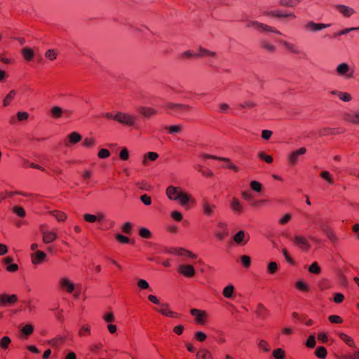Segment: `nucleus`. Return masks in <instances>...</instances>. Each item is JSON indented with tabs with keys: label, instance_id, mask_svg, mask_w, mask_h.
Returning <instances> with one entry per match:
<instances>
[{
	"label": "nucleus",
	"instance_id": "11",
	"mask_svg": "<svg viewBox=\"0 0 359 359\" xmlns=\"http://www.w3.org/2000/svg\"><path fill=\"white\" fill-rule=\"evenodd\" d=\"M177 273L186 278H192L196 274V270L194 267L188 264H182L177 266Z\"/></svg>",
	"mask_w": 359,
	"mask_h": 359
},
{
	"label": "nucleus",
	"instance_id": "4",
	"mask_svg": "<svg viewBox=\"0 0 359 359\" xmlns=\"http://www.w3.org/2000/svg\"><path fill=\"white\" fill-rule=\"evenodd\" d=\"M306 147H300L298 149L292 151L287 156V160L290 165H296L300 160V158L306 153Z\"/></svg>",
	"mask_w": 359,
	"mask_h": 359
},
{
	"label": "nucleus",
	"instance_id": "23",
	"mask_svg": "<svg viewBox=\"0 0 359 359\" xmlns=\"http://www.w3.org/2000/svg\"><path fill=\"white\" fill-rule=\"evenodd\" d=\"M161 307L159 309H156L155 310L161 313L162 315L170 317V318H178L179 314L176 312L171 311L169 308L168 304H160Z\"/></svg>",
	"mask_w": 359,
	"mask_h": 359
},
{
	"label": "nucleus",
	"instance_id": "29",
	"mask_svg": "<svg viewBox=\"0 0 359 359\" xmlns=\"http://www.w3.org/2000/svg\"><path fill=\"white\" fill-rule=\"evenodd\" d=\"M216 56L217 53L215 52L209 50L202 47H200L197 51V57H206L215 58Z\"/></svg>",
	"mask_w": 359,
	"mask_h": 359
},
{
	"label": "nucleus",
	"instance_id": "27",
	"mask_svg": "<svg viewBox=\"0 0 359 359\" xmlns=\"http://www.w3.org/2000/svg\"><path fill=\"white\" fill-rule=\"evenodd\" d=\"M335 8L345 18H349L355 13L353 8L342 4L336 5Z\"/></svg>",
	"mask_w": 359,
	"mask_h": 359
},
{
	"label": "nucleus",
	"instance_id": "2",
	"mask_svg": "<svg viewBox=\"0 0 359 359\" xmlns=\"http://www.w3.org/2000/svg\"><path fill=\"white\" fill-rule=\"evenodd\" d=\"M117 122L126 127H135L137 123V117L129 113L118 111Z\"/></svg>",
	"mask_w": 359,
	"mask_h": 359
},
{
	"label": "nucleus",
	"instance_id": "21",
	"mask_svg": "<svg viewBox=\"0 0 359 359\" xmlns=\"http://www.w3.org/2000/svg\"><path fill=\"white\" fill-rule=\"evenodd\" d=\"M18 301V297L15 294H0V306H6L13 304Z\"/></svg>",
	"mask_w": 359,
	"mask_h": 359
},
{
	"label": "nucleus",
	"instance_id": "39",
	"mask_svg": "<svg viewBox=\"0 0 359 359\" xmlns=\"http://www.w3.org/2000/svg\"><path fill=\"white\" fill-rule=\"evenodd\" d=\"M165 129L170 134H177L180 133L183 130V126L182 124L178 125H172L169 126H166Z\"/></svg>",
	"mask_w": 359,
	"mask_h": 359
},
{
	"label": "nucleus",
	"instance_id": "28",
	"mask_svg": "<svg viewBox=\"0 0 359 359\" xmlns=\"http://www.w3.org/2000/svg\"><path fill=\"white\" fill-rule=\"evenodd\" d=\"M104 219L102 213H98L97 215L86 213L83 215V219L88 223L102 222Z\"/></svg>",
	"mask_w": 359,
	"mask_h": 359
},
{
	"label": "nucleus",
	"instance_id": "19",
	"mask_svg": "<svg viewBox=\"0 0 359 359\" xmlns=\"http://www.w3.org/2000/svg\"><path fill=\"white\" fill-rule=\"evenodd\" d=\"M82 140V136L78 132L74 131L67 135L64 144L65 147H69L72 145L79 143Z\"/></svg>",
	"mask_w": 359,
	"mask_h": 359
},
{
	"label": "nucleus",
	"instance_id": "32",
	"mask_svg": "<svg viewBox=\"0 0 359 359\" xmlns=\"http://www.w3.org/2000/svg\"><path fill=\"white\" fill-rule=\"evenodd\" d=\"M91 334V327L89 324H83L80 326L78 335L80 337H88Z\"/></svg>",
	"mask_w": 359,
	"mask_h": 359
},
{
	"label": "nucleus",
	"instance_id": "48",
	"mask_svg": "<svg viewBox=\"0 0 359 359\" xmlns=\"http://www.w3.org/2000/svg\"><path fill=\"white\" fill-rule=\"evenodd\" d=\"M258 348L259 349L263 350L265 352H269L271 350V346H270L269 344L264 339H261L259 341Z\"/></svg>",
	"mask_w": 359,
	"mask_h": 359
},
{
	"label": "nucleus",
	"instance_id": "36",
	"mask_svg": "<svg viewBox=\"0 0 359 359\" xmlns=\"http://www.w3.org/2000/svg\"><path fill=\"white\" fill-rule=\"evenodd\" d=\"M196 57L197 52H194L193 50H186L178 55V58L182 60Z\"/></svg>",
	"mask_w": 359,
	"mask_h": 359
},
{
	"label": "nucleus",
	"instance_id": "1",
	"mask_svg": "<svg viewBox=\"0 0 359 359\" xmlns=\"http://www.w3.org/2000/svg\"><path fill=\"white\" fill-rule=\"evenodd\" d=\"M165 195L169 200L177 201L182 207H187L195 203V200L192 196L184 191L180 187L168 186L165 189Z\"/></svg>",
	"mask_w": 359,
	"mask_h": 359
},
{
	"label": "nucleus",
	"instance_id": "44",
	"mask_svg": "<svg viewBox=\"0 0 359 359\" xmlns=\"http://www.w3.org/2000/svg\"><path fill=\"white\" fill-rule=\"evenodd\" d=\"M327 355V349L324 346H319L315 351V355L319 359H325Z\"/></svg>",
	"mask_w": 359,
	"mask_h": 359
},
{
	"label": "nucleus",
	"instance_id": "30",
	"mask_svg": "<svg viewBox=\"0 0 359 359\" xmlns=\"http://www.w3.org/2000/svg\"><path fill=\"white\" fill-rule=\"evenodd\" d=\"M259 46L260 47L266 50L268 53H274L276 50V48L274 45H273L270 41L262 39L259 41Z\"/></svg>",
	"mask_w": 359,
	"mask_h": 359
},
{
	"label": "nucleus",
	"instance_id": "45",
	"mask_svg": "<svg viewBox=\"0 0 359 359\" xmlns=\"http://www.w3.org/2000/svg\"><path fill=\"white\" fill-rule=\"evenodd\" d=\"M319 228L325 234L333 230L328 222L323 219L320 221Z\"/></svg>",
	"mask_w": 359,
	"mask_h": 359
},
{
	"label": "nucleus",
	"instance_id": "55",
	"mask_svg": "<svg viewBox=\"0 0 359 359\" xmlns=\"http://www.w3.org/2000/svg\"><path fill=\"white\" fill-rule=\"evenodd\" d=\"M191 107L187 104H177V107H175V111L177 112H187L190 111Z\"/></svg>",
	"mask_w": 359,
	"mask_h": 359
},
{
	"label": "nucleus",
	"instance_id": "5",
	"mask_svg": "<svg viewBox=\"0 0 359 359\" xmlns=\"http://www.w3.org/2000/svg\"><path fill=\"white\" fill-rule=\"evenodd\" d=\"M247 27H251L261 32H273L278 34H281V33L275 27L269 26L264 23L259 22L257 21L249 22L247 25Z\"/></svg>",
	"mask_w": 359,
	"mask_h": 359
},
{
	"label": "nucleus",
	"instance_id": "60",
	"mask_svg": "<svg viewBox=\"0 0 359 359\" xmlns=\"http://www.w3.org/2000/svg\"><path fill=\"white\" fill-rule=\"evenodd\" d=\"M325 235L333 243H336L338 241V237L334 230L327 232Z\"/></svg>",
	"mask_w": 359,
	"mask_h": 359
},
{
	"label": "nucleus",
	"instance_id": "7",
	"mask_svg": "<svg viewBox=\"0 0 359 359\" xmlns=\"http://www.w3.org/2000/svg\"><path fill=\"white\" fill-rule=\"evenodd\" d=\"M336 72L339 76L351 79L353 76L354 70L347 63L342 62L337 66Z\"/></svg>",
	"mask_w": 359,
	"mask_h": 359
},
{
	"label": "nucleus",
	"instance_id": "50",
	"mask_svg": "<svg viewBox=\"0 0 359 359\" xmlns=\"http://www.w3.org/2000/svg\"><path fill=\"white\" fill-rule=\"evenodd\" d=\"M199 157L201 158H202V159L210 158V159L218 160V161H227L226 159V158H224V157H219V156H213V155H210V154H204V153L200 154Z\"/></svg>",
	"mask_w": 359,
	"mask_h": 359
},
{
	"label": "nucleus",
	"instance_id": "33",
	"mask_svg": "<svg viewBox=\"0 0 359 359\" xmlns=\"http://www.w3.org/2000/svg\"><path fill=\"white\" fill-rule=\"evenodd\" d=\"M158 158V154L156 152L149 151L144 154L142 160V165L146 166L148 165L149 161H155Z\"/></svg>",
	"mask_w": 359,
	"mask_h": 359
},
{
	"label": "nucleus",
	"instance_id": "22",
	"mask_svg": "<svg viewBox=\"0 0 359 359\" xmlns=\"http://www.w3.org/2000/svg\"><path fill=\"white\" fill-rule=\"evenodd\" d=\"M249 234L246 233L243 230H241L238 232H237L233 236L234 242L241 245H245L249 241Z\"/></svg>",
	"mask_w": 359,
	"mask_h": 359
},
{
	"label": "nucleus",
	"instance_id": "38",
	"mask_svg": "<svg viewBox=\"0 0 359 359\" xmlns=\"http://www.w3.org/2000/svg\"><path fill=\"white\" fill-rule=\"evenodd\" d=\"M95 144L96 140L92 137H86L82 142V146L87 149H92Z\"/></svg>",
	"mask_w": 359,
	"mask_h": 359
},
{
	"label": "nucleus",
	"instance_id": "13",
	"mask_svg": "<svg viewBox=\"0 0 359 359\" xmlns=\"http://www.w3.org/2000/svg\"><path fill=\"white\" fill-rule=\"evenodd\" d=\"M214 233L219 241L224 240L229 236L227 224L222 222H218Z\"/></svg>",
	"mask_w": 359,
	"mask_h": 359
},
{
	"label": "nucleus",
	"instance_id": "15",
	"mask_svg": "<svg viewBox=\"0 0 359 359\" xmlns=\"http://www.w3.org/2000/svg\"><path fill=\"white\" fill-rule=\"evenodd\" d=\"M50 113L53 118L59 119L63 115L69 117L72 114V111L69 109L63 110L60 107L54 106L50 109Z\"/></svg>",
	"mask_w": 359,
	"mask_h": 359
},
{
	"label": "nucleus",
	"instance_id": "46",
	"mask_svg": "<svg viewBox=\"0 0 359 359\" xmlns=\"http://www.w3.org/2000/svg\"><path fill=\"white\" fill-rule=\"evenodd\" d=\"M295 287L298 290L302 292H308L309 290V287L303 280H298L295 283Z\"/></svg>",
	"mask_w": 359,
	"mask_h": 359
},
{
	"label": "nucleus",
	"instance_id": "49",
	"mask_svg": "<svg viewBox=\"0 0 359 359\" xmlns=\"http://www.w3.org/2000/svg\"><path fill=\"white\" fill-rule=\"evenodd\" d=\"M52 215L57 219L59 222H64L66 220L67 216V215L61 211H53Z\"/></svg>",
	"mask_w": 359,
	"mask_h": 359
},
{
	"label": "nucleus",
	"instance_id": "20",
	"mask_svg": "<svg viewBox=\"0 0 359 359\" xmlns=\"http://www.w3.org/2000/svg\"><path fill=\"white\" fill-rule=\"evenodd\" d=\"M330 26L328 24L316 23L313 21H309L304 25V29L306 32H316L323 29L327 28Z\"/></svg>",
	"mask_w": 359,
	"mask_h": 359
},
{
	"label": "nucleus",
	"instance_id": "58",
	"mask_svg": "<svg viewBox=\"0 0 359 359\" xmlns=\"http://www.w3.org/2000/svg\"><path fill=\"white\" fill-rule=\"evenodd\" d=\"M337 97L344 102H349L352 100L351 95L346 92H341V93H337Z\"/></svg>",
	"mask_w": 359,
	"mask_h": 359
},
{
	"label": "nucleus",
	"instance_id": "8",
	"mask_svg": "<svg viewBox=\"0 0 359 359\" xmlns=\"http://www.w3.org/2000/svg\"><path fill=\"white\" fill-rule=\"evenodd\" d=\"M40 231L42 234V241L45 244L51 243L57 238V233L48 230L46 224L41 225Z\"/></svg>",
	"mask_w": 359,
	"mask_h": 359
},
{
	"label": "nucleus",
	"instance_id": "59",
	"mask_svg": "<svg viewBox=\"0 0 359 359\" xmlns=\"http://www.w3.org/2000/svg\"><path fill=\"white\" fill-rule=\"evenodd\" d=\"M328 320L331 323L340 324L342 323L343 319L337 315H331L328 317Z\"/></svg>",
	"mask_w": 359,
	"mask_h": 359
},
{
	"label": "nucleus",
	"instance_id": "53",
	"mask_svg": "<svg viewBox=\"0 0 359 359\" xmlns=\"http://www.w3.org/2000/svg\"><path fill=\"white\" fill-rule=\"evenodd\" d=\"M140 236L143 238H150L151 237V231L145 227H142L140 229L139 231Z\"/></svg>",
	"mask_w": 359,
	"mask_h": 359
},
{
	"label": "nucleus",
	"instance_id": "43",
	"mask_svg": "<svg viewBox=\"0 0 359 359\" xmlns=\"http://www.w3.org/2000/svg\"><path fill=\"white\" fill-rule=\"evenodd\" d=\"M16 95V91L14 90H11L4 97L3 100V105L6 107L11 104V102L13 100L15 96Z\"/></svg>",
	"mask_w": 359,
	"mask_h": 359
},
{
	"label": "nucleus",
	"instance_id": "24",
	"mask_svg": "<svg viewBox=\"0 0 359 359\" xmlns=\"http://www.w3.org/2000/svg\"><path fill=\"white\" fill-rule=\"evenodd\" d=\"M46 257V254L41 250H36L31 255V261L34 265L43 263Z\"/></svg>",
	"mask_w": 359,
	"mask_h": 359
},
{
	"label": "nucleus",
	"instance_id": "51",
	"mask_svg": "<svg viewBox=\"0 0 359 359\" xmlns=\"http://www.w3.org/2000/svg\"><path fill=\"white\" fill-rule=\"evenodd\" d=\"M258 157L267 163H271L273 161V157L270 155L265 154L264 151H260L258 153Z\"/></svg>",
	"mask_w": 359,
	"mask_h": 359
},
{
	"label": "nucleus",
	"instance_id": "40",
	"mask_svg": "<svg viewBox=\"0 0 359 359\" xmlns=\"http://www.w3.org/2000/svg\"><path fill=\"white\" fill-rule=\"evenodd\" d=\"M11 344V339L8 336H4L0 339V348L3 351L8 349Z\"/></svg>",
	"mask_w": 359,
	"mask_h": 359
},
{
	"label": "nucleus",
	"instance_id": "57",
	"mask_svg": "<svg viewBox=\"0 0 359 359\" xmlns=\"http://www.w3.org/2000/svg\"><path fill=\"white\" fill-rule=\"evenodd\" d=\"M241 261L243 267L248 269L251 265V259L248 255H242Z\"/></svg>",
	"mask_w": 359,
	"mask_h": 359
},
{
	"label": "nucleus",
	"instance_id": "62",
	"mask_svg": "<svg viewBox=\"0 0 359 359\" xmlns=\"http://www.w3.org/2000/svg\"><path fill=\"white\" fill-rule=\"evenodd\" d=\"M21 331L25 335L29 336L33 332L34 327L30 324H27L22 327Z\"/></svg>",
	"mask_w": 359,
	"mask_h": 359
},
{
	"label": "nucleus",
	"instance_id": "37",
	"mask_svg": "<svg viewBox=\"0 0 359 359\" xmlns=\"http://www.w3.org/2000/svg\"><path fill=\"white\" fill-rule=\"evenodd\" d=\"M302 0H279V5L283 7H296Z\"/></svg>",
	"mask_w": 359,
	"mask_h": 359
},
{
	"label": "nucleus",
	"instance_id": "17",
	"mask_svg": "<svg viewBox=\"0 0 359 359\" xmlns=\"http://www.w3.org/2000/svg\"><path fill=\"white\" fill-rule=\"evenodd\" d=\"M295 245L301 248L302 250L308 251L310 249V244L307 239L300 235H295L292 239Z\"/></svg>",
	"mask_w": 359,
	"mask_h": 359
},
{
	"label": "nucleus",
	"instance_id": "10",
	"mask_svg": "<svg viewBox=\"0 0 359 359\" xmlns=\"http://www.w3.org/2000/svg\"><path fill=\"white\" fill-rule=\"evenodd\" d=\"M202 212L204 215L208 217H213L215 214L217 206L215 204L204 198L201 201Z\"/></svg>",
	"mask_w": 359,
	"mask_h": 359
},
{
	"label": "nucleus",
	"instance_id": "47",
	"mask_svg": "<svg viewBox=\"0 0 359 359\" xmlns=\"http://www.w3.org/2000/svg\"><path fill=\"white\" fill-rule=\"evenodd\" d=\"M273 356L276 359H284L285 358V352L283 349L278 348L273 350Z\"/></svg>",
	"mask_w": 359,
	"mask_h": 359
},
{
	"label": "nucleus",
	"instance_id": "35",
	"mask_svg": "<svg viewBox=\"0 0 359 359\" xmlns=\"http://www.w3.org/2000/svg\"><path fill=\"white\" fill-rule=\"evenodd\" d=\"M58 54L59 52L56 49H48L45 52L44 56L48 60L53 62L57 59Z\"/></svg>",
	"mask_w": 359,
	"mask_h": 359
},
{
	"label": "nucleus",
	"instance_id": "3",
	"mask_svg": "<svg viewBox=\"0 0 359 359\" xmlns=\"http://www.w3.org/2000/svg\"><path fill=\"white\" fill-rule=\"evenodd\" d=\"M166 252L170 255L184 257L188 260H194L198 257L197 255L183 248H170L166 250Z\"/></svg>",
	"mask_w": 359,
	"mask_h": 359
},
{
	"label": "nucleus",
	"instance_id": "64",
	"mask_svg": "<svg viewBox=\"0 0 359 359\" xmlns=\"http://www.w3.org/2000/svg\"><path fill=\"white\" fill-rule=\"evenodd\" d=\"M110 151L107 149H101L98 151L97 156L99 158L104 159L110 156Z\"/></svg>",
	"mask_w": 359,
	"mask_h": 359
},
{
	"label": "nucleus",
	"instance_id": "63",
	"mask_svg": "<svg viewBox=\"0 0 359 359\" xmlns=\"http://www.w3.org/2000/svg\"><path fill=\"white\" fill-rule=\"evenodd\" d=\"M137 285L141 290H147L149 288L148 282L144 279H139L137 282Z\"/></svg>",
	"mask_w": 359,
	"mask_h": 359
},
{
	"label": "nucleus",
	"instance_id": "41",
	"mask_svg": "<svg viewBox=\"0 0 359 359\" xmlns=\"http://www.w3.org/2000/svg\"><path fill=\"white\" fill-rule=\"evenodd\" d=\"M235 287L232 284H229L222 291V294L226 298H231L234 293Z\"/></svg>",
	"mask_w": 359,
	"mask_h": 359
},
{
	"label": "nucleus",
	"instance_id": "34",
	"mask_svg": "<svg viewBox=\"0 0 359 359\" xmlns=\"http://www.w3.org/2000/svg\"><path fill=\"white\" fill-rule=\"evenodd\" d=\"M196 359H214L212 353L205 349L201 348L196 353Z\"/></svg>",
	"mask_w": 359,
	"mask_h": 359
},
{
	"label": "nucleus",
	"instance_id": "52",
	"mask_svg": "<svg viewBox=\"0 0 359 359\" xmlns=\"http://www.w3.org/2000/svg\"><path fill=\"white\" fill-rule=\"evenodd\" d=\"M278 264L276 262H271L267 266V272L270 274H274L278 270Z\"/></svg>",
	"mask_w": 359,
	"mask_h": 359
},
{
	"label": "nucleus",
	"instance_id": "18",
	"mask_svg": "<svg viewBox=\"0 0 359 359\" xmlns=\"http://www.w3.org/2000/svg\"><path fill=\"white\" fill-rule=\"evenodd\" d=\"M137 111L142 116L147 118L156 116L158 114L157 109L148 106H141L138 108Z\"/></svg>",
	"mask_w": 359,
	"mask_h": 359
},
{
	"label": "nucleus",
	"instance_id": "25",
	"mask_svg": "<svg viewBox=\"0 0 359 359\" xmlns=\"http://www.w3.org/2000/svg\"><path fill=\"white\" fill-rule=\"evenodd\" d=\"M337 335L339 338L348 346L353 348H356V343L351 336L341 332H338Z\"/></svg>",
	"mask_w": 359,
	"mask_h": 359
},
{
	"label": "nucleus",
	"instance_id": "14",
	"mask_svg": "<svg viewBox=\"0 0 359 359\" xmlns=\"http://www.w3.org/2000/svg\"><path fill=\"white\" fill-rule=\"evenodd\" d=\"M266 16L272 17V18H291L295 19L297 18L296 15L293 12L286 13L283 12L279 9L271 11H266L264 13Z\"/></svg>",
	"mask_w": 359,
	"mask_h": 359
},
{
	"label": "nucleus",
	"instance_id": "9",
	"mask_svg": "<svg viewBox=\"0 0 359 359\" xmlns=\"http://www.w3.org/2000/svg\"><path fill=\"white\" fill-rule=\"evenodd\" d=\"M58 285L62 291L68 294H72L75 290V284L67 276L61 277L58 280Z\"/></svg>",
	"mask_w": 359,
	"mask_h": 359
},
{
	"label": "nucleus",
	"instance_id": "16",
	"mask_svg": "<svg viewBox=\"0 0 359 359\" xmlns=\"http://www.w3.org/2000/svg\"><path fill=\"white\" fill-rule=\"evenodd\" d=\"M190 313L195 317L196 322L198 324H204L208 319V313L205 311L197 309H192Z\"/></svg>",
	"mask_w": 359,
	"mask_h": 359
},
{
	"label": "nucleus",
	"instance_id": "12",
	"mask_svg": "<svg viewBox=\"0 0 359 359\" xmlns=\"http://www.w3.org/2000/svg\"><path fill=\"white\" fill-rule=\"evenodd\" d=\"M278 42L284 47L285 50L292 55H298L302 53L300 47L294 43L283 39L279 40Z\"/></svg>",
	"mask_w": 359,
	"mask_h": 359
},
{
	"label": "nucleus",
	"instance_id": "42",
	"mask_svg": "<svg viewBox=\"0 0 359 359\" xmlns=\"http://www.w3.org/2000/svg\"><path fill=\"white\" fill-rule=\"evenodd\" d=\"M12 212L18 217L23 218L26 216V211L23 207L20 205H14L12 209Z\"/></svg>",
	"mask_w": 359,
	"mask_h": 359
},
{
	"label": "nucleus",
	"instance_id": "6",
	"mask_svg": "<svg viewBox=\"0 0 359 359\" xmlns=\"http://www.w3.org/2000/svg\"><path fill=\"white\" fill-rule=\"evenodd\" d=\"M342 119L346 123L359 125V109L344 111L342 114Z\"/></svg>",
	"mask_w": 359,
	"mask_h": 359
},
{
	"label": "nucleus",
	"instance_id": "61",
	"mask_svg": "<svg viewBox=\"0 0 359 359\" xmlns=\"http://www.w3.org/2000/svg\"><path fill=\"white\" fill-rule=\"evenodd\" d=\"M309 271L312 273L319 274L321 270L318 263L313 262V264H311V265H310Z\"/></svg>",
	"mask_w": 359,
	"mask_h": 359
},
{
	"label": "nucleus",
	"instance_id": "26",
	"mask_svg": "<svg viewBox=\"0 0 359 359\" xmlns=\"http://www.w3.org/2000/svg\"><path fill=\"white\" fill-rule=\"evenodd\" d=\"M231 210L236 214H241L243 212L244 208L241 202L236 197H233L230 203Z\"/></svg>",
	"mask_w": 359,
	"mask_h": 359
},
{
	"label": "nucleus",
	"instance_id": "56",
	"mask_svg": "<svg viewBox=\"0 0 359 359\" xmlns=\"http://www.w3.org/2000/svg\"><path fill=\"white\" fill-rule=\"evenodd\" d=\"M292 219V215L290 213L285 214L282 217H280L278 220V224L280 225H285L287 224Z\"/></svg>",
	"mask_w": 359,
	"mask_h": 359
},
{
	"label": "nucleus",
	"instance_id": "54",
	"mask_svg": "<svg viewBox=\"0 0 359 359\" xmlns=\"http://www.w3.org/2000/svg\"><path fill=\"white\" fill-rule=\"evenodd\" d=\"M320 177L326 180L330 184H334V180L331 177L328 171H322L320 174Z\"/></svg>",
	"mask_w": 359,
	"mask_h": 359
},
{
	"label": "nucleus",
	"instance_id": "31",
	"mask_svg": "<svg viewBox=\"0 0 359 359\" xmlns=\"http://www.w3.org/2000/svg\"><path fill=\"white\" fill-rule=\"evenodd\" d=\"M21 54L27 62H30L34 59V51L29 47H25L21 50Z\"/></svg>",
	"mask_w": 359,
	"mask_h": 359
}]
</instances>
